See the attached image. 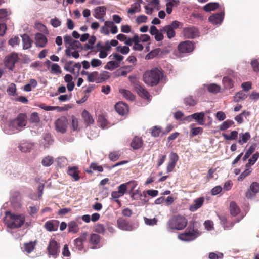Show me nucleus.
I'll list each match as a JSON object with an SVG mask.
<instances>
[{
  "label": "nucleus",
  "instance_id": "nucleus-56",
  "mask_svg": "<svg viewBox=\"0 0 259 259\" xmlns=\"http://www.w3.org/2000/svg\"><path fill=\"white\" fill-rule=\"evenodd\" d=\"M16 87L14 83L10 84L7 89V92L10 96H14L16 94Z\"/></svg>",
  "mask_w": 259,
  "mask_h": 259
},
{
  "label": "nucleus",
  "instance_id": "nucleus-58",
  "mask_svg": "<svg viewBox=\"0 0 259 259\" xmlns=\"http://www.w3.org/2000/svg\"><path fill=\"white\" fill-rule=\"evenodd\" d=\"M51 72L55 74H59L61 73V70L60 67L59 65L56 63H53L52 64L51 67Z\"/></svg>",
  "mask_w": 259,
  "mask_h": 259
},
{
  "label": "nucleus",
  "instance_id": "nucleus-31",
  "mask_svg": "<svg viewBox=\"0 0 259 259\" xmlns=\"http://www.w3.org/2000/svg\"><path fill=\"white\" fill-rule=\"evenodd\" d=\"M82 117L87 125L94 123V120L93 117L87 110H84L82 111Z\"/></svg>",
  "mask_w": 259,
  "mask_h": 259
},
{
  "label": "nucleus",
  "instance_id": "nucleus-25",
  "mask_svg": "<svg viewBox=\"0 0 259 259\" xmlns=\"http://www.w3.org/2000/svg\"><path fill=\"white\" fill-rule=\"evenodd\" d=\"M23 49L27 50L30 48L33 42L32 40L30 38L28 34H24L21 36Z\"/></svg>",
  "mask_w": 259,
  "mask_h": 259
},
{
  "label": "nucleus",
  "instance_id": "nucleus-38",
  "mask_svg": "<svg viewBox=\"0 0 259 259\" xmlns=\"http://www.w3.org/2000/svg\"><path fill=\"white\" fill-rule=\"evenodd\" d=\"M119 92L126 99L130 101L134 100L135 96L131 91L124 89H121L119 90Z\"/></svg>",
  "mask_w": 259,
  "mask_h": 259
},
{
  "label": "nucleus",
  "instance_id": "nucleus-57",
  "mask_svg": "<svg viewBox=\"0 0 259 259\" xmlns=\"http://www.w3.org/2000/svg\"><path fill=\"white\" fill-rule=\"evenodd\" d=\"M250 64L254 72H259V61L257 59H252L250 62Z\"/></svg>",
  "mask_w": 259,
  "mask_h": 259
},
{
  "label": "nucleus",
  "instance_id": "nucleus-16",
  "mask_svg": "<svg viewBox=\"0 0 259 259\" xmlns=\"http://www.w3.org/2000/svg\"><path fill=\"white\" fill-rule=\"evenodd\" d=\"M204 87L203 88L200 89L197 93L198 96H200L202 95L205 91V88H207L208 91L213 94H217L219 93L220 91V85L215 84L212 83L208 85H204Z\"/></svg>",
  "mask_w": 259,
  "mask_h": 259
},
{
  "label": "nucleus",
  "instance_id": "nucleus-63",
  "mask_svg": "<svg viewBox=\"0 0 259 259\" xmlns=\"http://www.w3.org/2000/svg\"><path fill=\"white\" fill-rule=\"evenodd\" d=\"M223 257V254L221 252H210L209 253V259H222Z\"/></svg>",
  "mask_w": 259,
  "mask_h": 259
},
{
  "label": "nucleus",
  "instance_id": "nucleus-4",
  "mask_svg": "<svg viewBox=\"0 0 259 259\" xmlns=\"http://www.w3.org/2000/svg\"><path fill=\"white\" fill-rule=\"evenodd\" d=\"M187 223L188 221L185 217L181 215L174 216L168 221L167 229L181 230L186 226Z\"/></svg>",
  "mask_w": 259,
  "mask_h": 259
},
{
  "label": "nucleus",
  "instance_id": "nucleus-18",
  "mask_svg": "<svg viewBox=\"0 0 259 259\" xmlns=\"http://www.w3.org/2000/svg\"><path fill=\"white\" fill-rule=\"evenodd\" d=\"M224 18V12H221L214 14L209 17V21L213 24L220 25L223 21Z\"/></svg>",
  "mask_w": 259,
  "mask_h": 259
},
{
  "label": "nucleus",
  "instance_id": "nucleus-62",
  "mask_svg": "<svg viewBox=\"0 0 259 259\" xmlns=\"http://www.w3.org/2000/svg\"><path fill=\"white\" fill-rule=\"evenodd\" d=\"M203 132V128L201 127H194L191 130L190 136L194 137L199 134H201Z\"/></svg>",
  "mask_w": 259,
  "mask_h": 259
},
{
  "label": "nucleus",
  "instance_id": "nucleus-24",
  "mask_svg": "<svg viewBox=\"0 0 259 259\" xmlns=\"http://www.w3.org/2000/svg\"><path fill=\"white\" fill-rule=\"evenodd\" d=\"M35 39L36 41V45L38 47L43 48L46 46L47 42V38L42 33H37L35 35Z\"/></svg>",
  "mask_w": 259,
  "mask_h": 259
},
{
  "label": "nucleus",
  "instance_id": "nucleus-52",
  "mask_svg": "<svg viewBox=\"0 0 259 259\" xmlns=\"http://www.w3.org/2000/svg\"><path fill=\"white\" fill-rule=\"evenodd\" d=\"M255 149V145H251L248 149L247 150L246 153H245L244 156L242 158L243 161L246 160L247 159L249 158V157L250 156V155L254 151Z\"/></svg>",
  "mask_w": 259,
  "mask_h": 259
},
{
  "label": "nucleus",
  "instance_id": "nucleus-59",
  "mask_svg": "<svg viewBox=\"0 0 259 259\" xmlns=\"http://www.w3.org/2000/svg\"><path fill=\"white\" fill-rule=\"evenodd\" d=\"M252 169L249 167H246V169L244 170L240 175L238 177V180L239 181H241L244 179L246 176H248L250 173L251 172Z\"/></svg>",
  "mask_w": 259,
  "mask_h": 259
},
{
  "label": "nucleus",
  "instance_id": "nucleus-17",
  "mask_svg": "<svg viewBox=\"0 0 259 259\" xmlns=\"http://www.w3.org/2000/svg\"><path fill=\"white\" fill-rule=\"evenodd\" d=\"M21 195L19 192L15 191L11 193L10 201L14 207H19L21 205Z\"/></svg>",
  "mask_w": 259,
  "mask_h": 259
},
{
  "label": "nucleus",
  "instance_id": "nucleus-3",
  "mask_svg": "<svg viewBox=\"0 0 259 259\" xmlns=\"http://www.w3.org/2000/svg\"><path fill=\"white\" fill-rule=\"evenodd\" d=\"M162 76V72L157 68L146 71L143 75V80L148 85H156Z\"/></svg>",
  "mask_w": 259,
  "mask_h": 259
},
{
  "label": "nucleus",
  "instance_id": "nucleus-36",
  "mask_svg": "<svg viewBox=\"0 0 259 259\" xmlns=\"http://www.w3.org/2000/svg\"><path fill=\"white\" fill-rule=\"evenodd\" d=\"M32 146L33 145L30 143L24 142L20 144L19 148L22 152H27L30 151Z\"/></svg>",
  "mask_w": 259,
  "mask_h": 259
},
{
  "label": "nucleus",
  "instance_id": "nucleus-22",
  "mask_svg": "<svg viewBox=\"0 0 259 259\" xmlns=\"http://www.w3.org/2000/svg\"><path fill=\"white\" fill-rule=\"evenodd\" d=\"M59 224V221L56 220L48 221L45 223L44 227L48 231H55L57 230Z\"/></svg>",
  "mask_w": 259,
  "mask_h": 259
},
{
  "label": "nucleus",
  "instance_id": "nucleus-27",
  "mask_svg": "<svg viewBox=\"0 0 259 259\" xmlns=\"http://www.w3.org/2000/svg\"><path fill=\"white\" fill-rule=\"evenodd\" d=\"M205 113L204 112H197L193 114V119L199 125H203L204 124V117Z\"/></svg>",
  "mask_w": 259,
  "mask_h": 259
},
{
  "label": "nucleus",
  "instance_id": "nucleus-61",
  "mask_svg": "<svg viewBox=\"0 0 259 259\" xmlns=\"http://www.w3.org/2000/svg\"><path fill=\"white\" fill-rule=\"evenodd\" d=\"M123 195H121L120 193H119L117 191H113L111 193V197L114 200L115 202L117 203L118 204L120 205L121 202L118 200V198Z\"/></svg>",
  "mask_w": 259,
  "mask_h": 259
},
{
  "label": "nucleus",
  "instance_id": "nucleus-35",
  "mask_svg": "<svg viewBox=\"0 0 259 259\" xmlns=\"http://www.w3.org/2000/svg\"><path fill=\"white\" fill-rule=\"evenodd\" d=\"M68 229L69 232L76 233L79 231L78 225L76 221H72L68 223Z\"/></svg>",
  "mask_w": 259,
  "mask_h": 259
},
{
  "label": "nucleus",
  "instance_id": "nucleus-20",
  "mask_svg": "<svg viewBox=\"0 0 259 259\" xmlns=\"http://www.w3.org/2000/svg\"><path fill=\"white\" fill-rule=\"evenodd\" d=\"M87 233H82L80 236L74 240V245L78 251H82L83 249V242L86 240Z\"/></svg>",
  "mask_w": 259,
  "mask_h": 259
},
{
  "label": "nucleus",
  "instance_id": "nucleus-10",
  "mask_svg": "<svg viewBox=\"0 0 259 259\" xmlns=\"http://www.w3.org/2000/svg\"><path fill=\"white\" fill-rule=\"evenodd\" d=\"M179 51L182 53H189L194 49V44L191 41L187 40L180 43L178 46Z\"/></svg>",
  "mask_w": 259,
  "mask_h": 259
},
{
  "label": "nucleus",
  "instance_id": "nucleus-26",
  "mask_svg": "<svg viewBox=\"0 0 259 259\" xmlns=\"http://www.w3.org/2000/svg\"><path fill=\"white\" fill-rule=\"evenodd\" d=\"M204 202V198L199 197L194 200L193 204L190 206L189 209L191 211H195L200 208Z\"/></svg>",
  "mask_w": 259,
  "mask_h": 259
},
{
  "label": "nucleus",
  "instance_id": "nucleus-32",
  "mask_svg": "<svg viewBox=\"0 0 259 259\" xmlns=\"http://www.w3.org/2000/svg\"><path fill=\"white\" fill-rule=\"evenodd\" d=\"M100 236L97 234H92L90 236V242L93 245H98V247H100ZM97 247H93V249L97 248Z\"/></svg>",
  "mask_w": 259,
  "mask_h": 259
},
{
  "label": "nucleus",
  "instance_id": "nucleus-43",
  "mask_svg": "<svg viewBox=\"0 0 259 259\" xmlns=\"http://www.w3.org/2000/svg\"><path fill=\"white\" fill-rule=\"evenodd\" d=\"M246 97V94L243 91H240L236 94L234 100L235 102H239L242 100H245Z\"/></svg>",
  "mask_w": 259,
  "mask_h": 259
},
{
  "label": "nucleus",
  "instance_id": "nucleus-44",
  "mask_svg": "<svg viewBox=\"0 0 259 259\" xmlns=\"http://www.w3.org/2000/svg\"><path fill=\"white\" fill-rule=\"evenodd\" d=\"M88 80L90 82H96V83H99L98 72L95 71L90 73V74H89V76H88Z\"/></svg>",
  "mask_w": 259,
  "mask_h": 259
},
{
  "label": "nucleus",
  "instance_id": "nucleus-41",
  "mask_svg": "<svg viewBox=\"0 0 259 259\" xmlns=\"http://www.w3.org/2000/svg\"><path fill=\"white\" fill-rule=\"evenodd\" d=\"M142 140L138 137H135L133 139L131 142V146L134 149H138L142 146Z\"/></svg>",
  "mask_w": 259,
  "mask_h": 259
},
{
  "label": "nucleus",
  "instance_id": "nucleus-46",
  "mask_svg": "<svg viewBox=\"0 0 259 259\" xmlns=\"http://www.w3.org/2000/svg\"><path fill=\"white\" fill-rule=\"evenodd\" d=\"M133 67L131 65L125 66L118 70V75L125 76L133 70Z\"/></svg>",
  "mask_w": 259,
  "mask_h": 259
},
{
  "label": "nucleus",
  "instance_id": "nucleus-53",
  "mask_svg": "<svg viewBox=\"0 0 259 259\" xmlns=\"http://www.w3.org/2000/svg\"><path fill=\"white\" fill-rule=\"evenodd\" d=\"M249 115V113L248 112H246L244 111L241 113L238 114L235 117V120L239 123H242L243 121V116H248Z\"/></svg>",
  "mask_w": 259,
  "mask_h": 259
},
{
  "label": "nucleus",
  "instance_id": "nucleus-47",
  "mask_svg": "<svg viewBox=\"0 0 259 259\" xmlns=\"http://www.w3.org/2000/svg\"><path fill=\"white\" fill-rule=\"evenodd\" d=\"M234 122L231 120H227L222 123L220 126V130L221 131H225L234 124Z\"/></svg>",
  "mask_w": 259,
  "mask_h": 259
},
{
  "label": "nucleus",
  "instance_id": "nucleus-13",
  "mask_svg": "<svg viewBox=\"0 0 259 259\" xmlns=\"http://www.w3.org/2000/svg\"><path fill=\"white\" fill-rule=\"evenodd\" d=\"M259 192V184L253 182L250 186L249 189L246 192V197L248 199L253 198Z\"/></svg>",
  "mask_w": 259,
  "mask_h": 259
},
{
  "label": "nucleus",
  "instance_id": "nucleus-64",
  "mask_svg": "<svg viewBox=\"0 0 259 259\" xmlns=\"http://www.w3.org/2000/svg\"><path fill=\"white\" fill-rule=\"evenodd\" d=\"M40 121L38 114L36 112H33L31 114L29 118V121L31 123H38Z\"/></svg>",
  "mask_w": 259,
  "mask_h": 259
},
{
  "label": "nucleus",
  "instance_id": "nucleus-5",
  "mask_svg": "<svg viewBox=\"0 0 259 259\" xmlns=\"http://www.w3.org/2000/svg\"><path fill=\"white\" fill-rule=\"evenodd\" d=\"M183 24L178 21H173L170 24L165 25L161 29V32L165 33L167 37L171 39L175 36L176 33L175 30L182 27Z\"/></svg>",
  "mask_w": 259,
  "mask_h": 259
},
{
  "label": "nucleus",
  "instance_id": "nucleus-48",
  "mask_svg": "<svg viewBox=\"0 0 259 259\" xmlns=\"http://www.w3.org/2000/svg\"><path fill=\"white\" fill-rule=\"evenodd\" d=\"M259 157V153L256 152L254 153L252 157L248 160V163L246 164V167H249L251 165H253L255 162L257 160Z\"/></svg>",
  "mask_w": 259,
  "mask_h": 259
},
{
  "label": "nucleus",
  "instance_id": "nucleus-19",
  "mask_svg": "<svg viewBox=\"0 0 259 259\" xmlns=\"http://www.w3.org/2000/svg\"><path fill=\"white\" fill-rule=\"evenodd\" d=\"M106 8L105 6L97 7L95 9L94 16L102 22L105 21L104 16L106 15Z\"/></svg>",
  "mask_w": 259,
  "mask_h": 259
},
{
  "label": "nucleus",
  "instance_id": "nucleus-7",
  "mask_svg": "<svg viewBox=\"0 0 259 259\" xmlns=\"http://www.w3.org/2000/svg\"><path fill=\"white\" fill-rule=\"evenodd\" d=\"M13 120L19 132L26 126L27 123V117L25 114H20Z\"/></svg>",
  "mask_w": 259,
  "mask_h": 259
},
{
  "label": "nucleus",
  "instance_id": "nucleus-55",
  "mask_svg": "<svg viewBox=\"0 0 259 259\" xmlns=\"http://www.w3.org/2000/svg\"><path fill=\"white\" fill-rule=\"evenodd\" d=\"M220 222H221V223L222 224V225L223 226L224 229H230V228H231L232 227V226H233L234 224L231 222L229 226H228L227 225V220H226V218L225 217H220Z\"/></svg>",
  "mask_w": 259,
  "mask_h": 259
},
{
  "label": "nucleus",
  "instance_id": "nucleus-54",
  "mask_svg": "<svg viewBox=\"0 0 259 259\" xmlns=\"http://www.w3.org/2000/svg\"><path fill=\"white\" fill-rule=\"evenodd\" d=\"M184 101L186 104L191 106H194L197 104L196 100L191 96L186 97Z\"/></svg>",
  "mask_w": 259,
  "mask_h": 259
},
{
  "label": "nucleus",
  "instance_id": "nucleus-2",
  "mask_svg": "<svg viewBox=\"0 0 259 259\" xmlns=\"http://www.w3.org/2000/svg\"><path fill=\"white\" fill-rule=\"evenodd\" d=\"M6 215L7 217L10 218V220L6 222L7 225L9 228H18L25 224V215L24 214L12 213L10 211H6Z\"/></svg>",
  "mask_w": 259,
  "mask_h": 259
},
{
  "label": "nucleus",
  "instance_id": "nucleus-9",
  "mask_svg": "<svg viewBox=\"0 0 259 259\" xmlns=\"http://www.w3.org/2000/svg\"><path fill=\"white\" fill-rule=\"evenodd\" d=\"M18 57L16 53H13L10 55L6 57L5 64L7 68L9 70H12L15 67L16 63L18 61Z\"/></svg>",
  "mask_w": 259,
  "mask_h": 259
},
{
  "label": "nucleus",
  "instance_id": "nucleus-14",
  "mask_svg": "<svg viewBox=\"0 0 259 259\" xmlns=\"http://www.w3.org/2000/svg\"><path fill=\"white\" fill-rule=\"evenodd\" d=\"M82 50L81 44L79 41L74 40L67 47L65 50V54L67 56H71V51L72 50L80 51Z\"/></svg>",
  "mask_w": 259,
  "mask_h": 259
},
{
  "label": "nucleus",
  "instance_id": "nucleus-12",
  "mask_svg": "<svg viewBox=\"0 0 259 259\" xmlns=\"http://www.w3.org/2000/svg\"><path fill=\"white\" fill-rule=\"evenodd\" d=\"M118 227L122 230L131 231L136 228V226H134L123 218H119L117 221Z\"/></svg>",
  "mask_w": 259,
  "mask_h": 259
},
{
  "label": "nucleus",
  "instance_id": "nucleus-45",
  "mask_svg": "<svg viewBox=\"0 0 259 259\" xmlns=\"http://www.w3.org/2000/svg\"><path fill=\"white\" fill-rule=\"evenodd\" d=\"M96 38L95 36H92L88 40V43L84 45V50H92L94 47V44L96 42Z\"/></svg>",
  "mask_w": 259,
  "mask_h": 259
},
{
  "label": "nucleus",
  "instance_id": "nucleus-37",
  "mask_svg": "<svg viewBox=\"0 0 259 259\" xmlns=\"http://www.w3.org/2000/svg\"><path fill=\"white\" fill-rule=\"evenodd\" d=\"M219 4L216 2L209 3L203 7V10L205 12L214 11L219 7Z\"/></svg>",
  "mask_w": 259,
  "mask_h": 259
},
{
  "label": "nucleus",
  "instance_id": "nucleus-34",
  "mask_svg": "<svg viewBox=\"0 0 259 259\" xmlns=\"http://www.w3.org/2000/svg\"><path fill=\"white\" fill-rule=\"evenodd\" d=\"M250 138V134L249 132H247L244 133H242L239 134V139L238 140V142L239 144L242 145L246 143Z\"/></svg>",
  "mask_w": 259,
  "mask_h": 259
},
{
  "label": "nucleus",
  "instance_id": "nucleus-28",
  "mask_svg": "<svg viewBox=\"0 0 259 259\" xmlns=\"http://www.w3.org/2000/svg\"><path fill=\"white\" fill-rule=\"evenodd\" d=\"M68 174L75 181H78L80 178L78 168L76 166L69 167L68 170Z\"/></svg>",
  "mask_w": 259,
  "mask_h": 259
},
{
  "label": "nucleus",
  "instance_id": "nucleus-21",
  "mask_svg": "<svg viewBox=\"0 0 259 259\" xmlns=\"http://www.w3.org/2000/svg\"><path fill=\"white\" fill-rule=\"evenodd\" d=\"M116 112L121 115L126 114L128 111V106L122 102L117 103L115 105Z\"/></svg>",
  "mask_w": 259,
  "mask_h": 259
},
{
  "label": "nucleus",
  "instance_id": "nucleus-23",
  "mask_svg": "<svg viewBox=\"0 0 259 259\" xmlns=\"http://www.w3.org/2000/svg\"><path fill=\"white\" fill-rule=\"evenodd\" d=\"M53 143V140L50 134H46L44 135L42 140L40 141V145L44 148H48Z\"/></svg>",
  "mask_w": 259,
  "mask_h": 259
},
{
  "label": "nucleus",
  "instance_id": "nucleus-15",
  "mask_svg": "<svg viewBox=\"0 0 259 259\" xmlns=\"http://www.w3.org/2000/svg\"><path fill=\"white\" fill-rule=\"evenodd\" d=\"M3 129L4 133L8 135L18 132L13 120L5 123L3 126Z\"/></svg>",
  "mask_w": 259,
  "mask_h": 259
},
{
  "label": "nucleus",
  "instance_id": "nucleus-1",
  "mask_svg": "<svg viewBox=\"0 0 259 259\" xmlns=\"http://www.w3.org/2000/svg\"><path fill=\"white\" fill-rule=\"evenodd\" d=\"M200 225L199 222L192 220L185 232L178 235V238L186 242L194 240L201 234V232L198 230Z\"/></svg>",
  "mask_w": 259,
  "mask_h": 259
},
{
  "label": "nucleus",
  "instance_id": "nucleus-60",
  "mask_svg": "<svg viewBox=\"0 0 259 259\" xmlns=\"http://www.w3.org/2000/svg\"><path fill=\"white\" fill-rule=\"evenodd\" d=\"M162 131L160 126H155L153 127L151 131V135L154 137H157L160 136Z\"/></svg>",
  "mask_w": 259,
  "mask_h": 259
},
{
  "label": "nucleus",
  "instance_id": "nucleus-42",
  "mask_svg": "<svg viewBox=\"0 0 259 259\" xmlns=\"http://www.w3.org/2000/svg\"><path fill=\"white\" fill-rule=\"evenodd\" d=\"M230 213L232 215L236 216L240 212V209L234 202H231L230 204Z\"/></svg>",
  "mask_w": 259,
  "mask_h": 259
},
{
  "label": "nucleus",
  "instance_id": "nucleus-50",
  "mask_svg": "<svg viewBox=\"0 0 259 259\" xmlns=\"http://www.w3.org/2000/svg\"><path fill=\"white\" fill-rule=\"evenodd\" d=\"M119 66V63L115 61H110L107 63L105 68L110 70H113L114 69L117 68Z\"/></svg>",
  "mask_w": 259,
  "mask_h": 259
},
{
  "label": "nucleus",
  "instance_id": "nucleus-8",
  "mask_svg": "<svg viewBox=\"0 0 259 259\" xmlns=\"http://www.w3.org/2000/svg\"><path fill=\"white\" fill-rule=\"evenodd\" d=\"M68 126V120L64 116L61 117L55 121V127L57 132L64 133L66 132Z\"/></svg>",
  "mask_w": 259,
  "mask_h": 259
},
{
  "label": "nucleus",
  "instance_id": "nucleus-51",
  "mask_svg": "<svg viewBox=\"0 0 259 259\" xmlns=\"http://www.w3.org/2000/svg\"><path fill=\"white\" fill-rule=\"evenodd\" d=\"M98 82L101 83L109 78V73L107 71H103L100 73H98Z\"/></svg>",
  "mask_w": 259,
  "mask_h": 259
},
{
  "label": "nucleus",
  "instance_id": "nucleus-11",
  "mask_svg": "<svg viewBox=\"0 0 259 259\" xmlns=\"http://www.w3.org/2000/svg\"><path fill=\"white\" fill-rule=\"evenodd\" d=\"M47 249L50 255L55 257L58 255L59 245L54 239L51 238L50 240Z\"/></svg>",
  "mask_w": 259,
  "mask_h": 259
},
{
  "label": "nucleus",
  "instance_id": "nucleus-49",
  "mask_svg": "<svg viewBox=\"0 0 259 259\" xmlns=\"http://www.w3.org/2000/svg\"><path fill=\"white\" fill-rule=\"evenodd\" d=\"M35 245V242L31 241L29 243H25L24 244V249L25 251L27 253H31L34 249V247Z\"/></svg>",
  "mask_w": 259,
  "mask_h": 259
},
{
  "label": "nucleus",
  "instance_id": "nucleus-29",
  "mask_svg": "<svg viewBox=\"0 0 259 259\" xmlns=\"http://www.w3.org/2000/svg\"><path fill=\"white\" fill-rule=\"evenodd\" d=\"M138 94L143 98L148 99L149 98V94L140 84H137L135 89Z\"/></svg>",
  "mask_w": 259,
  "mask_h": 259
},
{
  "label": "nucleus",
  "instance_id": "nucleus-39",
  "mask_svg": "<svg viewBox=\"0 0 259 259\" xmlns=\"http://www.w3.org/2000/svg\"><path fill=\"white\" fill-rule=\"evenodd\" d=\"M141 11V6L139 3H134L131 5V8L127 10V12L131 14H134Z\"/></svg>",
  "mask_w": 259,
  "mask_h": 259
},
{
  "label": "nucleus",
  "instance_id": "nucleus-33",
  "mask_svg": "<svg viewBox=\"0 0 259 259\" xmlns=\"http://www.w3.org/2000/svg\"><path fill=\"white\" fill-rule=\"evenodd\" d=\"M222 83L226 89H232L234 86V81L228 76H225L223 78Z\"/></svg>",
  "mask_w": 259,
  "mask_h": 259
},
{
  "label": "nucleus",
  "instance_id": "nucleus-40",
  "mask_svg": "<svg viewBox=\"0 0 259 259\" xmlns=\"http://www.w3.org/2000/svg\"><path fill=\"white\" fill-rule=\"evenodd\" d=\"M54 162V158L51 156L44 157L41 160V164L45 167L51 166Z\"/></svg>",
  "mask_w": 259,
  "mask_h": 259
},
{
  "label": "nucleus",
  "instance_id": "nucleus-30",
  "mask_svg": "<svg viewBox=\"0 0 259 259\" xmlns=\"http://www.w3.org/2000/svg\"><path fill=\"white\" fill-rule=\"evenodd\" d=\"M131 197L133 200H137L142 199L143 197H146V192L144 191L142 193L138 189L135 190L134 192H130Z\"/></svg>",
  "mask_w": 259,
  "mask_h": 259
},
{
  "label": "nucleus",
  "instance_id": "nucleus-6",
  "mask_svg": "<svg viewBox=\"0 0 259 259\" xmlns=\"http://www.w3.org/2000/svg\"><path fill=\"white\" fill-rule=\"evenodd\" d=\"M183 34L186 38L194 39L198 37L200 33L197 28L194 26H190L183 29Z\"/></svg>",
  "mask_w": 259,
  "mask_h": 259
}]
</instances>
